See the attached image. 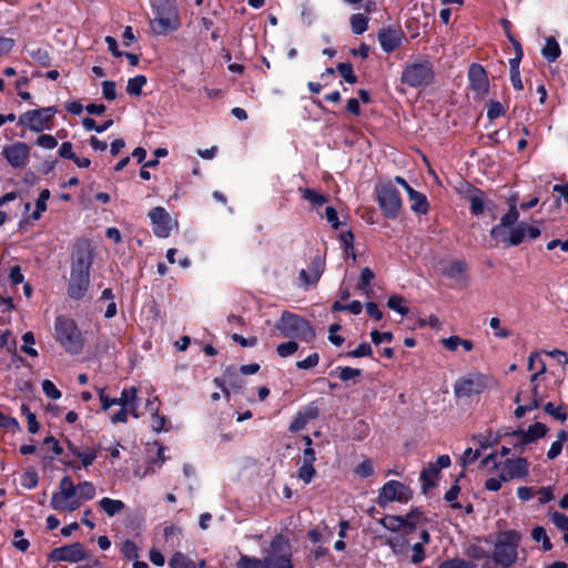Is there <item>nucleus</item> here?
<instances>
[{
  "mask_svg": "<svg viewBox=\"0 0 568 568\" xmlns=\"http://www.w3.org/2000/svg\"><path fill=\"white\" fill-rule=\"evenodd\" d=\"M155 17L150 20L151 32L163 36L180 27V19L174 0H152Z\"/></svg>",
  "mask_w": 568,
  "mask_h": 568,
  "instance_id": "f257e3e1",
  "label": "nucleus"
},
{
  "mask_svg": "<svg viewBox=\"0 0 568 568\" xmlns=\"http://www.w3.org/2000/svg\"><path fill=\"white\" fill-rule=\"evenodd\" d=\"M54 336L59 344L70 354H79L83 348V337L72 318L59 316L54 324Z\"/></svg>",
  "mask_w": 568,
  "mask_h": 568,
  "instance_id": "f03ea898",
  "label": "nucleus"
},
{
  "mask_svg": "<svg viewBox=\"0 0 568 568\" xmlns=\"http://www.w3.org/2000/svg\"><path fill=\"white\" fill-rule=\"evenodd\" d=\"M275 327L283 336L296 337L306 343L312 342L316 335L310 322L291 312H284Z\"/></svg>",
  "mask_w": 568,
  "mask_h": 568,
  "instance_id": "7ed1b4c3",
  "label": "nucleus"
},
{
  "mask_svg": "<svg viewBox=\"0 0 568 568\" xmlns=\"http://www.w3.org/2000/svg\"><path fill=\"white\" fill-rule=\"evenodd\" d=\"M520 535L515 530L501 534L494 548L493 559L503 568H510L517 560V548Z\"/></svg>",
  "mask_w": 568,
  "mask_h": 568,
  "instance_id": "20e7f679",
  "label": "nucleus"
},
{
  "mask_svg": "<svg viewBox=\"0 0 568 568\" xmlns=\"http://www.w3.org/2000/svg\"><path fill=\"white\" fill-rule=\"evenodd\" d=\"M291 546L283 535H276L264 550L263 564L266 568H293Z\"/></svg>",
  "mask_w": 568,
  "mask_h": 568,
  "instance_id": "39448f33",
  "label": "nucleus"
},
{
  "mask_svg": "<svg viewBox=\"0 0 568 568\" xmlns=\"http://www.w3.org/2000/svg\"><path fill=\"white\" fill-rule=\"evenodd\" d=\"M434 78L433 65L428 60L408 63L402 73V82L412 88L427 85Z\"/></svg>",
  "mask_w": 568,
  "mask_h": 568,
  "instance_id": "423d86ee",
  "label": "nucleus"
},
{
  "mask_svg": "<svg viewBox=\"0 0 568 568\" xmlns=\"http://www.w3.org/2000/svg\"><path fill=\"white\" fill-rule=\"evenodd\" d=\"M376 192L384 215L388 219L397 217L402 207V200L395 186L389 182L379 183L376 186Z\"/></svg>",
  "mask_w": 568,
  "mask_h": 568,
  "instance_id": "0eeeda50",
  "label": "nucleus"
},
{
  "mask_svg": "<svg viewBox=\"0 0 568 568\" xmlns=\"http://www.w3.org/2000/svg\"><path fill=\"white\" fill-rule=\"evenodd\" d=\"M490 383V378L483 374L471 373L458 378L454 385L457 397H469L483 393Z\"/></svg>",
  "mask_w": 568,
  "mask_h": 568,
  "instance_id": "6e6552de",
  "label": "nucleus"
},
{
  "mask_svg": "<svg viewBox=\"0 0 568 568\" xmlns=\"http://www.w3.org/2000/svg\"><path fill=\"white\" fill-rule=\"evenodd\" d=\"M413 491L400 481L389 480L381 488L377 504L386 507L392 501L407 503L412 499Z\"/></svg>",
  "mask_w": 568,
  "mask_h": 568,
  "instance_id": "1a4fd4ad",
  "label": "nucleus"
},
{
  "mask_svg": "<svg viewBox=\"0 0 568 568\" xmlns=\"http://www.w3.org/2000/svg\"><path fill=\"white\" fill-rule=\"evenodd\" d=\"M54 113L52 106L27 111L19 118V123L33 132H41Z\"/></svg>",
  "mask_w": 568,
  "mask_h": 568,
  "instance_id": "9d476101",
  "label": "nucleus"
},
{
  "mask_svg": "<svg viewBox=\"0 0 568 568\" xmlns=\"http://www.w3.org/2000/svg\"><path fill=\"white\" fill-rule=\"evenodd\" d=\"M93 254L88 243H80L71 258V274L89 275Z\"/></svg>",
  "mask_w": 568,
  "mask_h": 568,
  "instance_id": "9b49d317",
  "label": "nucleus"
},
{
  "mask_svg": "<svg viewBox=\"0 0 568 568\" xmlns=\"http://www.w3.org/2000/svg\"><path fill=\"white\" fill-rule=\"evenodd\" d=\"M519 213L515 203L509 207L507 214H505L499 224L495 225L490 230V236L497 241H500L508 245V239L511 227L517 223Z\"/></svg>",
  "mask_w": 568,
  "mask_h": 568,
  "instance_id": "f8f14e48",
  "label": "nucleus"
},
{
  "mask_svg": "<svg viewBox=\"0 0 568 568\" xmlns=\"http://www.w3.org/2000/svg\"><path fill=\"white\" fill-rule=\"evenodd\" d=\"M149 217L152 222L154 234L162 239L168 237L173 225H176L169 212L162 206H156L150 211Z\"/></svg>",
  "mask_w": 568,
  "mask_h": 568,
  "instance_id": "ddd939ff",
  "label": "nucleus"
},
{
  "mask_svg": "<svg viewBox=\"0 0 568 568\" xmlns=\"http://www.w3.org/2000/svg\"><path fill=\"white\" fill-rule=\"evenodd\" d=\"M1 154L11 166L22 169L29 162L30 148L23 142H16L4 146Z\"/></svg>",
  "mask_w": 568,
  "mask_h": 568,
  "instance_id": "4468645a",
  "label": "nucleus"
},
{
  "mask_svg": "<svg viewBox=\"0 0 568 568\" xmlns=\"http://www.w3.org/2000/svg\"><path fill=\"white\" fill-rule=\"evenodd\" d=\"M50 558L53 561L78 562L87 558V552L80 542H73L52 550Z\"/></svg>",
  "mask_w": 568,
  "mask_h": 568,
  "instance_id": "2eb2a0df",
  "label": "nucleus"
},
{
  "mask_svg": "<svg viewBox=\"0 0 568 568\" xmlns=\"http://www.w3.org/2000/svg\"><path fill=\"white\" fill-rule=\"evenodd\" d=\"M529 464L526 458H508L501 465L500 478L508 481L514 478H525L528 475Z\"/></svg>",
  "mask_w": 568,
  "mask_h": 568,
  "instance_id": "dca6fc26",
  "label": "nucleus"
},
{
  "mask_svg": "<svg viewBox=\"0 0 568 568\" xmlns=\"http://www.w3.org/2000/svg\"><path fill=\"white\" fill-rule=\"evenodd\" d=\"M470 88L478 94L485 95L489 89V82L485 69L479 64H471L468 71Z\"/></svg>",
  "mask_w": 568,
  "mask_h": 568,
  "instance_id": "f3484780",
  "label": "nucleus"
},
{
  "mask_svg": "<svg viewBox=\"0 0 568 568\" xmlns=\"http://www.w3.org/2000/svg\"><path fill=\"white\" fill-rule=\"evenodd\" d=\"M51 507L58 511L71 513L80 507V501L77 499L75 494L57 491L51 497Z\"/></svg>",
  "mask_w": 568,
  "mask_h": 568,
  "instance_id": "a211bd4d",
  "label": "nucleus"
},
{
  "mask_svg": "<svg viewBox=\"0 0 568 568\" xmlns=\"http://www.w3.org/2000/svg\"><path fill=\"white\" fill-rule=\"evenodd\" d=\"M324 271V261L320 255H316L307 270H302L300 272V281L303 285L308 286L317 283L322 273Z\"/></svg>",
  "mask_w": 568,
  "mask_h": 568,
  "instance_id": "6ab92c4d",
  "label": "nucleus"
},
{
  "mask_svg": "<svg viewBox=\"0 0 568 568\" xmlns=\"http://www.w3.org/2000/svg\"><path fill=\"white\" fill-rule=\"evenodd\" d=\"M403 39H404L403 32L399 30H396V29H392V28L382 29L378 32V40H379L381 47L386 52H392L395 49H397L400 45Z\"/></svg>",
  "mask_w": 568,
  "mask_h": 568,
  "instance_id": "aec40b11",
  "label": "nucleus"
},
{
  "mask_svg": "<svg viewBox=\"0 0 568 568\" xmlns=\"http://www.w3.org/2000/svg\"><path fill=\"white\" fill-rule=\"evenodd\" d=\"M539 235L540 231L538 227L525 223H519L517 226L510 230L508 245L515 246L520 244L526 236L530 239H537Z\"/></svg>",
  "mask_w": 568,
  "mask_h": 568,
  "instance_id": "412c9836",
  "label": "nucleus"
},
{
  "mask_svg": "<svg viewBox=\"0 0 568 568\" xmlns=\"http://www.w3.org/2000/svg\"><path fill=\"white\" fill-rule=\"evenodd\" d=\"M548 428L542 423H535L530 425L527 430H515L513 433L506 434L509 437H520L521 443L529 444L536 440L537 438H541L546 435Z\"/></svg>",
  "mask_w": 568,
  "mask_h": 568,
  "instance_id": "4be33fe9",
  "label": "nucleus"
},
{
  "mask_svg": "<svg viewBox=\"0 0 568 568\" xmlns=\"http://www.w3.org/2000/svg\"><path fill=\"white\" fill-rule=\"evenodd\" d=\"M89 275L70 274L68 293L71 298L80 300L89 287Z\"/></svg>",
  "mask_w": 568,
  "mask_h": 568,
  "instance_id": "5701e85b",
  "label": "nucleus"
},
{
  "mask_svg": "<svg viewBox=\"0 0 568 568\" xmlns=\"http://www.w3.org/2000/svg\"><path fill=\"white\" fill-rule=\"evenodd\" d=\"M384 542L389 546L392 551L399 557H406L408 552L409 539L406 534L397 532L385 537Z\"/></svg>",
  "mask_w": 568,
  "mask_h": 568,
  "instance_id": "b1692460",
  "label": "nucleus"
},
{
  "mask_svg": "<svg viewBox=\"0 0 568 568\" xmlns=\"http://www.w3.org/2000/svg\"><path fill=\"white\" fill-rule=\"evenodd\" d=\"M467 199L470 202V210L474 215H479L484 212L486 199L480 190L471 189Z\"/></svg>",
  "mask_w": 568,
  "mask_h": 568,
  "instance_id": "393cba45",
  "label": "nucleus"
},
{
  "mask_svg": "<svg viewBox=\"0 0 568 568\" xmlns=\"http://www.w3.org/2000/svg\"><path fill=\"white\" fill-rule=\"evenodd\" d=\"M407 194L412 201V210L416 213L425 214L428 210V202L426 196L415 191L413 187L408 190Z\"/></svg>",
  "mask_w": 568,
  "mask_h": 568,
  "instance_id": "a878e982",
  "label": "nucleus"
},
{
  "mask_svg": "<svg viewBox=\"0 0 568 568\" xmlns=\"http://www.w3.org/2000/svg\"><path fill=\"white\" fill-rule=\"evenodd\" d=\"M439 473V467L436 464L430 463L420 474L422 490L424 494L435 485L434 478Z\"/></svg>",
  "mask_w": 568,
  "mask_h": 568,
  "instance_id": "bb28decb",
  "label": "nucleus"
},
{
  "mask_svg": "<svg viewBox=\"0 0 568 568\" xmlns=\"http://www.w3.org/2000/svg\"><path fill=\"white\" fill-rule=\"evenodd\" d=\"M101 509L110 517L121 513L125 508V504L119 499H111L108 497L99 501Z\"/></svg>",
  "mask_w": 568,
  "mask_h": 568,
  "instance_id": "cd10ccee",
  "label": "nucleus"
},
{
  "mask_svg": "<svg viewBox=\"0 0 568 568\" xmlns=\"http://www.w3.org/2000/svg\"><path fill=\"white\" fill-rule=\"evenodd\" d=\"M362 375V369L359 368H353V367H336L334 371L331 372V376L338 377L342 382H349L355 381L357 377Z\"/></svg>",
  "mask_w": 568,
  "mask_h": 568,
  "instance_id": "c85d7f7f",
  "label": "nucleus"
},
{
  "mask_svg": "<svg viewBox=\"0 0 568 568\" xmlns=\"http://www.w3.org/2000/svg\"><path fill=\"white\" fill-rule=\"evenodd\" d=\"M75 489V497L77 499H79L80 505L82 504V501L91 500L95 496V488L93 484L90 481L79 483Z\"/></svg>",
  "mask_w": 568,
  "mask_h": 568,
  "instance_id": "c756f323",
  "label": "nucleus"
},
{
  "mask_svg": "<svg viewBox=\"0 0 568 568\" xmlns=\"http://www.w3.org/2000/svg\"><path fill=\"white\" fill-rule=\"evenodd\" d=\"M300 193L302 194V197L304 200L308 201L312 205L316 207L322 206L328 201L324 194H321L312 189L301 187Z\"/></svg>",
  "mask_w": 568,
  "mask_h": 568,
  "instance_id": "7c9ffc66",
  "label": "nucleus"
},
{
  "mask_svg": "<svg viewBox=\"0 0 568 568\" xmlns=\"http://www.w3.org/2000/svg\"><path fill=\"white\" fill-rule=\"evenodd\" d=\"M544 58L552 62L560 55V48L555 38L549 37L546 40V44L541 50Z\"/></svg>",
  "mask_w": 568,
  "mask_h": 568,
  "instance_id": "2f4dec72",
  "label": "nucleus"
},
{
  "mask_svg": "<svg viewBox=\"0 0 568 568\" xmlns=\"http://www.w3.org/2000/svg\"><path fill=\"white\" fill-rule=\"evenodd\" d=\"M138 400V389L134 386H132L129 388H124L121 392L120 397L116 398V404L120 405L121 407L128 408Z\"/></svg>",
  "mask_w": 568,
  "mask_h": 568,
  "instance_id": "473e14b6",
  "label": "nucleus"
},
{
  "mask_svg": "<svg viewBox=\"0 0 568 568\" xmlns=\"http://www.w3.org/2000/svg\"><path fill=\"white\" fill-rule=\"evenodd\" d=\"M375 275L369 267H364L361 273V278L357 284V288L363 291L366 296H371L372 290L369 288L371 282L374 280Z\"/></svg>",
  "mask_w": 568,
  "mask_h": 568,
  "instance_id": "72a5a7b5",
  "label": "nucleus"
},
{
  "mask_svg": "<svg viewBox=\"0 0 568 568\" xmlns=\"http://www.w3.org/2000/svg\"><path fill=\"white\" fill-rule=\"evenodd\" d=\"M351 28L355 34H362L368 28V19L361 13H355L351 17Z\"/></svg>",
  "mask_w": 568,
  "mask_h": 568,
  "instance_id": "f704fd0d",
  "label": "nucleus"
},
{
  "mask_svg": "<svg viewBox=\"0 0 568 568\" xmlns=\"http://www.w3.org/2000/svg\"><path fill=\"white\" fill-rule=\"evenodd\" d=\"M145 83L146 78L144 75H136L128 81L126 92L138 97L142 93V88Z\"/></svg>",
  "mask_w": 568,
  "mask_h": 568,
  "instance_id": "c9c22d12",
  "label": "nucleus"
},
{
  "mask_svg": "<svg viewBox=\"0 0 568 568\" xmlns=\"http://www.w3.org/2000/svg\"><path fill=\"white\" fill-rule=\"evenodd\" d=\"M171 568H195V564L182 552H175L170 560Z\"/></svg>",
  "mask_w": 568,
  "mask_h": 568,
  "instance_id": "e433bc0d",
  "label": "nucleus"
},
{
  "mask_svg": "<svg viewBox=\"0 0 568 568\" xmlns=\"http://www.w3.org/2000/svg\"><path fill=\"white\" fill-rule=\"evenodd\" d=\"M534 395H535V399L531 400V403L529 405H523V406H518L516 409H515V416L517 418H520L525 415L526 412L528 410H531V409H535L539 406L540 402H541V397L539 395V392H538V386L535 385L534 386Z\"/></svg>",
  "mask_w": 568,
  "mask_h": 568,
  "instance_id": "4c0bfd02",
  "label": "nucleus"
},
{
  "mask_svg": "<svg viewBox=\"0 0 568 568\" xmlns=\"http://www.w3.org/2000/svg\"><path fill=\"white\" fill-rule=\"evenodd\" d=\"M387 306L400 315H407L409 312L408 307L404 304V297L400 295H392L387 301Z\"/></svg>",
  "mask_w": 568,
  "mask_h": 568,
  "instance_id": "58836bf2",
  "label": "nucleus"
},
{
  "mask_svg": "<svg viewBox=\"0 0 568 568\" xmlns=\"http://www.w3.org/2000/svg\"><path fill=\"white\" fill-rule=\"evenodd\" d=\"M237 568H266L263 564V559L241 555L237 564Z\"/></svg>",
  "mask_w": 568,
  "mask_h": 568,
  "instance_id": "ea45409f",
  "label": "nucleus"
},
{
  "mask_svg": "<svg viewBox=\"0 0 568 568\" xmlns=\"http://www.w3.org/2000/svg\"><path fill=\"white\" fill-rule=\"evenodd\" d=\"M466 264L462 261L452 262L445 270L444 274L450 278H458L465 271Z\"/></svg>",
  "mask_w": 568,
  "mask_h": 568,
  "instance_id": "a19ab883",
  "label": "nucleus"
},
{
  "mask_svg": "<svg viewBox=\"0 0 568 568\" xmlns=\"http://www.w3.org/2000/svg\"><path fill=\"white\" fill-rule=\"evenodd\" d=\"M22 341H23V345L21 347L22 352H24L26 354L32 356V357H37L38 356V352L36 348L32 347V345L36 343V339H34V335L32 332H26L23 335H22Z\"/></svg>",
  "mask_w": 568,
  "mask_h": 568,
  "instance_id": "79ce46f5",
  "label": "nucleus"
},
{
  "mask_svg": "<svg viewBox=\"0 0 568 568\" xmlns=\"http://www.w3.org/2000/svg\"><path fill=\"white\" fill-rule=\"evenodd\" d=\"M82 124H83L84 129L88 131L94 130L98 133H102L113 124V120H108L103 124L100 125V124H97L95 120H93L91 118H85V119H83Z\"/></svg>",
  "mask_w": 568,
  "mask_h": 568,
  "instance_id": "37998d69",
  "label": "nucleus"
},
{
  "mask_svg": "<svg viewBox=\"0 0 568 568\" xmlns=\"http://www.w3.org/2000/svg\"><path fill=\"white\" fill-rule=\"evenodd\" d=\"M316 475L314 464L303 463L298 469V478L305 484H310Z\"/></svg>",
  "mask_w": 568,
  "mask_h": 568,
  "instance_id": "c03bdc74",
  "label": "nucleus"
},
{
  "mask_svg": "<svg viewBox=\"0 0 568 568\" xmlns=\"http://www.w3.org/2000/svg\"><path fill=\"white\" fill-rule=\"evenodd\" d=\"M337 70L346 82L352 83V84L356 83L357 78L353 72V67L351 63L341 62L337 64Z\"/></svg>",
  "mask_w": 568,
  "mask_h": 568,
  "instance_id": "a18cd8bd",
  "label": "nucleus"
},
{
  "mask_svg": "<svg viewBox=\"0 0 568 568\" xmlns=\"http://www.w3.org/2000/svg\"><path fill=\"white\" fill-rule=\"evenodd\" d=\"M404 525V517L387 515V520L384 523V528L397 534L402 531Z\"/></svg>",
  "mask_w": 568,
  "mask_h": 568,
  "instance_id": "49530a36",
  "label": "nucleus"
},
{
  "mask_svg": "<svg viewBox=\"0 0 568 568\" xmlns=\"http://www.w3.org/2000/svg\"><path fill=\"white\" fill-rule=\"evenodd\" d=\"M298 349V344L294 341H288L277 345L276 352L281 357H288Z\"/></svg>",
  "mask_w": 568,
  "mask_h": 568,
  "instance_id": "de8ad7c7",
  "label": "nucleus"
},
{
  "mask_svg": "<svg viewBox=\"0 0 568 568\" xmlns=\"http://www.w3.org/2000/svg\"><path fill=\"white\" fill-rule=\"evenodd\" d=\"M150 413L152 415V423H151L152 429L154 432L166 430V428L164 427L165 423H166V419H165L164 416H160L158 414V408H151Z\"/></svg>",
  "mask_w": 568,
  "mask_h": 568,
  "instance_id": "09e8293b",
  "label": "nucleus"
},
{
  "mask_svg": "<svg viewBox=\"0 0 568 568\" xmlns=\"http://www.w3.org/2000/svg\"><path fill=\"white\" fill-rule=\"evenodd\" d=\"M489 326L495 331V336L499 338H507L510 336V331L508 328L500 326V320L498 317H491L489 321Z\"/></svg>",
  "mask_w": 568,
  "mask_h": 568,
  "instance_id": "8fccbe9b",
  "label": "nucleus"
},
{
  "mask_svg": "<svg viewBox=\"0 0 568 568\" xmlns=\"http://www.w3.org/2000/svg\"><path fill=\"white\" fill-rule=\"evenodd\" d=\"M438 568H477L475 564L471 561H466L462 559H452L446 560L439 565Z\"/></svg>",
  "mask_w": 568,
  "mask_h": 568,
  "instance_id": "3c124183",
  "label": "nucleus"
},
{
  "mask_svg": "<svg viewBox=\"0 0 568 568\" xmlns=\"http://www.w3.org/2000/svg\"><path fill=\"white\" fill-rule=\"evenodd\" d=\"M42 390L51 399H59L61 397V392L49 379L42 382Z\"/></svg>",
  "mask_w": 568,
  "mask_h": 568,
  "instance_id": "603ef678",
  "label": "nucleus"
},
{
  "mask_svg": "<svg viewBox=\"0 0 568 568\" xmlns=\"http://www.w3.org/2000/svg\"><path fill=\"white\" fill-rule=\"evenodd\" d=\"M552 524L560 530H568V517L561 513L554 511L550 514Z\"/></svg>",
  "mask_w": 568,
  "mask_h": 568,
  "instance_id": "864d4df0",
  "label": "nucleus"
},
{
  "mask_svg": "<svg viewBox=\"0 0 568 568\" xmlns=\"http://www.w3.org/2000/svg\"><path fill=\"white\" fill-rule=\"evenodd\" d=\"M355 473L363 478L371 477L374 474L373 463L369 459L362 462L356 467Z\"/></svg>",
  "mask_w": 568,
  "mask_h": 568,
  "instance_id": "5fc2aeb1",
  "label": "nucleus"
},
{
  "mask_svg": "<svg viewBox=\"0 0 568 568\" xmlns=\"http://www.w3.org/2000/svg\"><path fill=\"white\" fill-rule=\"evenodd\" d=\"M318 362H320L318 354L313 353L310 356H307L305 359L298 361L296 363V366L301 369H311V368L317 366Z\"/></svg>",
  "mask_w": 568,
  "mask_h": 568,
  "instance_id": "6e6d98bb",
  "label": "nucleus"
},
{
  "mask_svg": "<svg viewBox=\"0 0 568 568\" xmlns=\"http://www.w3.org/2000/svg\"><path fill=\"white\" fill-rule=\"evenodd\" d=\"M372 354V347L368 343L359 344L354 351L346 353L348 357H364Z\"/></svg>",
  "mask_w": 568,
  "mask_h": 568,
  "instance_id": "4d7b16f0",
  "label": "nucleus"
},
{
  "mask_svg": "<svg viewBox=\"0 0 568 568\" xmlns=\"http://www.w3.org/2000/svg\"><path fill=\"white\" fill-rule=\"evenodd\" d=\"M413 555L410 557V561L414 565L420 564L425 559V551L423 542H416L412 547Z\"/></svg>",
  "mask_w": 568,
  "mask_h": 568,
  "instance_id": "13d9d810",
  "label": "nucleus"
},
{
  "mask_svg": "<svg viewBox=\"0 0 568 568\" xmlns=\"http://www.w3.org/2000/svg\"><path fill=\"white\" fill-rule=\"evenodd\" d=\"M37 144L43 149H54L58 145V141L53 135L42 134L38 136Z\"/></svg>",
  "mask_w": 568,
  "mask_h": 568,
  "instance_id": "bf43d9fd",
  "label": "nucleus"
},
{
  "mask_svg": "<svg viewBox=\"0 0 568 568\" xmlns=\"http://www.w3.org/2000/svg\"><path fill=\"white\" fill-rule=\"evenodd\" d=\"M102 92L103 97L106 100H114L116 98L115 83L113 81H103L102 82Z\"/></svg>",
  "mask_w": 568,
  "mask_h": 568,
  "instance_id": "052dcab7",
  "label": "nucleus"
},
{
  "mask_svg": "<svg viewBox=\"0 0 568 568\" xmlns=\"http://www.w3.org/2000/svg\"><path fill=\"white\" fill-rule=\"evenodd\" d=\"M544 409L547 414L551 415L555 419L560 422H565L567 419V414L561 412L560 408H555L552 403H547L544 406Z\"/></svg>",
  "mask_w": 568,
  "mask_h": 568,
  "instance_id": "680f3d73",
  "label": "nucleus"
},
{
  "mask_svg": "<svg viewBox=\"0 0 568 568\" xmlns=\"http://www.w3.org/2000/svg\"><path fill=\"white\" fill-rule=\"evenodd\" d=\"M341 329L339 324H332L328 328V339L331 343H333L336 346H341L344 342V338L339 335H337V332Z\"/></svg>",
  "mask_w": 568,
  "mask_h": 568,
  "instance_id": "e2e57ef3",
  "label": "nucleus"
},
{
  "mask_svg": "<svg viewBox=\"0 0 568 568\" xmlns=\"http://www.w3.org/2000/svg\"><path fill=\"white\" fill-rule=\"evenodd\" d=\"M38 484V475L33 470L26 471L22 476V486L33 488Z\"/></svg>",
  "mask_w": 568,
  "mask_h": 568,
  "instance_id": "0e129e2a",
  "label": "nucleus"
},
{
  "mask_svg": "<svg viewBox=\"0 0 568 568\" xmlns=\"http://www.w3.org/2000/svg\"><path fill=\"white\" fill-rule=\"evenodd\" d=\"M504 113V108L499 102L491 101L487 109V116L494 120Z\"/></svg>",
  "mask_w": 568,
  "mask_h": 568,
  "instance_id": "69168bd1",
  "label": "nucleus"
},
{
  "mask_svg": "<svg viewBox=\"0 0 568 568\" xmlns=\"http://www.w3.org/2000/svg\"><path fill=\"white\" fill-rule=\"evenodd\" d=\"M371 337L374 344L379 345L383 342H390L393 339V334L390 332L379 333L378 331H373L371 333Z\"/></svg>",
  "mask_w": 568,
  "mask_h": 568,
  "instance_id": "338daca9",
  "label": "nucleus"
},
{
  "mask_svg": "<svg viewBox=\"0 0 568 568\" xmlns=\"http://www.w3.org/2000/svg\"><path fill=\"white\" fill-rule=\"evenodd\" d=\"M26 413L27 422H28V430L32 434L39 430V423L37 422L36 415L29 410V408L23 407Z\"/></svg>",
  "mask_w": 568,
  "mask_h": 568,
  "instance_id": "774afa93",
  "label": "nucleus"
}]
</instances>
